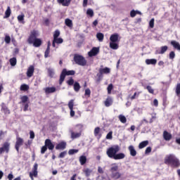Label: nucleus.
<instances>
[{"mask_svg": "<svg viewBox=\"0 0 180 180\" xmlns=\"http://www.w3.org/2000/svg\"><path fill=\"white\" fill-rule=\"evenodd\" d=\"M4 41L6 43V44H9L11 43V37L9 35H6Z\"/></svg>", "mask_w": 180, "mask_h": 180, "instance_id": "51", "label": "nucleus"}, {"mask_svg": "<svg viewBox=\"0 0 180 180\" xmlns=\"http://www.w3.org/2000/svg\"><path fill=\"white\" fill-rule=\"evenodd\" d=\"M20 101V103H27L29 102V97L27 96H22Z\"/></svg>", "mask_w": 180, "mask_h": 180, "instance_id": "33", "label": "nucleus"}, {"mask_svg": "<svg viewBox=\"0 0 180 180\" xmlns=\"http://www.w3.org/2000/svg\"><path fill=\"white\" fill-rule=\"evenodd\" d=\"M86 160H87L86 156L85 155H81L79 158V161L81 165H85V164H86Z\"/></svg>", "mask_w": 180, "mask_h": 180, "instance_id": "27", "label": "nucleus"}, {"mask_svg": "<svg viewBox=\"0 0 180 180\" xmlns=\"http://www.w3.org/2000/svg\"><path fill=\"white\" fill-rule=\"evenodd\" d=\"M29 85L26 84H23L20 87V91H23L24 92H26V91H29Z\"/></svg>", "mask_w": 180, "mask_h": 180, "instance_id": "37", "label": "nucleus"}, {"mask_svg": "<svg viewBox=\"0 0 180 180\" xmlns=\"http://www.w3.org/2000/svg\"><path fill=\"white\" fill-rule=\"evenodd\" d=\"M28 109H29V103H24V109H23L24 112H27Z\"/></svg>", "mask_w": 180, "mask_h": 180, "instance_id": "60", "label": "nucleus"}, {"mask_svg": "<svg viewBox=\"0 0 180 180\" xmlns=\"http://www.w3.org/2000/svg\"><path fill=\"white\" fill-rule=\"evenodd\" d=\"M83 172L85 174L86 176H90L91 174H92V169L89 168H84L83 169Z\"/></svg>", "mask_w": 180, "mask_h": 180, "instance_id": "31", "label": "nucleus"}, {"mask_svg": "<svg viewBox=\"0 0 180 180\" xmlns=\"http://www.w3.org/2000/svg\"><path fill=\"white\" fill-rule=\"evenodd\" d=\"M12 13V11L11 10V7L8 6L7 9L5 11V15L4 17V19H8L11 16V14Z\"/></svg>", "mask_w": 180, "mask_h": 180, "instance_id": "28", "label": "nucleus"}, {"mask_svg": "<svg viewBox=\"0 0 180 180\" xmlns=\"http://www.w3.org/2000/svg\"><path fill=\"white\" fill-rule=\"evenodd\" d=\"M120 151V146L119 145L112 146L107 149L106 154L109 158L113 160H123L126 155L123 153H117Z\"/></svg>", "mask_w": 180, "mask_h": 180, "instance_id": "1", "label": "nucleus"}, {"mask_svg": "<svg viewBox=\"0 0 180 180\" xmlns=\"http://www.w3.org/2000/svg\"><path fill=\"white\" fill-rule=\"evenodd\" d=\"M99 54V48L93 47L92 49L88 53L89 57H95Z\"/></svg>", "mask_w": 180, "mask_h": 180, "instance_id": "14", "label": "nucleus"}, {"mask_svg": "<svg viewBox=\"0 0 180 180\" xmlns=\"http://www.w3.org/2000/svg\"><path fill=\"white\" fill-rule=\"evenodd\" d=\"M167 50H168L167 46H161L160 49L156 51V54H165Z\"/></svg>", "mask_w": 180, "mask_h": 180, "instance_id": "22", "label": "nucleus"}, {"mask_svg": "<svg viewBox=\"0 0 180 180\" xmlns=\"http://www.w3.org/2000/svg\"><path fill=\"white\" fill-rule=\"evenodd\" d=\"M94 134L95 137H97L98 139H101L102 137V133H101V128L99 127L94 129Z\"/></svg>", "mask_w": 180, "mask_h": 180, "instance_id": "21", "label": "nucleus"}, {"mask_svg": "<svg viewBox=\"0 0 180 180\" xmlns=\"http://www.w3.org/2000/svg\"><path fill=\"white\" fill-rule=\"evenodd\" d=\"M65 155H67V150H64L61 152L58 157V158H64Z\"/></svg>", "mask_w": 180, "mask_h": 180, "instance_id": "49", "label": "nucleus"}, {"mask_svg": "<svg viewBox=\"0 0 180 180\" xmlns=\"http://www.w3.org/2000/svg\"><path fill=\"white\" fill-rule=\"evenodd\" d=\"M169 57L170 60H173V58H175V52L171 51L169 53Z\"/></svg>", "mask_w": 180, "mask_h": 180, "instance_id": "59", "label": "nucleus"}, {"mask_svg": "<svg viewBox=\"0 0 180 180\" xmlns=\"http://www.w3.org/2000/svg\"><path fill=\"white\" fill-rule=\"evenodd\" d=\"M163 138L166 141H169L172 139V135L167 131L163 132Z\"/></svg>", "mask_w": 180, "mask_h": 180, "instance_id": "23", "label": "nucleus"}, {"mask_svg": "<svg viewBox=\"0 0 180 180\" xmlns=\"http://www.w3.org/2000/svg\"><path fill=\"white\" fill-rule=\"evenodd\" d=\"M48 74L51 78H53L54 77V70L48 68Z\"/></svg>", "mask_w": 180, "mask_h": 180, "instance_id": "42", "label": "nucleus"}, {"mask_svg": "<svg viewBox=\"0 0 180 180\" xmlns=\"http://www.w3.org/2000/svg\"><path fill=\"white\" fill-rule=\"evenodd\" d=\"M77 153H78V149H70L68 151L69 155H72L74 154H77Z\"/></svg>", "mask_w": 180, "mask_h": 180, "instance_id": "48", "label": "nucleus"}, {"mask_svg": "<svg viewBox=\"0 0 180 180\" xmlns=\"http://www.w3.org/2000/svg\"><path fill=\"white\" fill-rule=\"evenodd\" d=\"M77 127H79V132H74L72 131H71V139H72L73 140L81 137V134H82V124H77Z\"/></svg>", "mask_w": 180, "mask_h": 180, "instance_id": "9", "label": "nucleus"}, {"mask_svg": "<svg viewBox=\"0 0 180 180\" xmlns=\"http://www.w3.org/2000/svg\"><path fill=\"white\" fill-rule=\"evenodd\" d=\"M23 143H25V141L23 139L19 136V134L17 135L16 136V141L15 144V148L18 153H19V149L22 146H23Z\"/></svg>", "mask_w": 180, "mask_h": 180, "instance_id": "8", "label": "nucleus"}, {"mask_svg": "<svg viewBox=\"0 0 180 180\" xmlns=\"http://www.w3.org/2000/svg\"><path fill=\"white\" fill-rule=\"evenodd\" d=\"M65 23L68 27H72V20H71L70 18L65 19Z\"/></svg>", "mask_w": 180, "mask_h": 180, "instance_id": "38", "label": "nucleus"}, {"mask_svg": "<svg viewBox=\"0 0 180 180\" xmlns=\"http://www.w3.org/2000/svg\"><path fill=\"white\" fill-rule=\"evenodd\" d=\"M53 41L56 42V44H61L64 41L62 38H53Z\"/></svg>", "mask_w": 180, "mask_h": 180, "instance_id": "46", "label": "nucleus"}, {"mask_svg": "<svg viewBox=\"0 0 180 180\" xmlns=\"http://www.w3.org/2000/svg\"><path fill=\"white\" fill-rule=\"evenodd\" d=\"M170 44L174 46V49L180 50V44L176 41H171Z\"/></svg>", "mask_w": 180, "mask_h": 180, "instance_id": "30", "label": "nucleus"}, {"mask_svg": "<svg viewBox=\"0 0 180 180\" xmlns=\"http://www.w3.org/2000/svg\"><path fill=\"white\" fill-rule=\"evenodd\" d=\"M67 148V142L63 141L56 146V150H65Z\"/></svg>", "mask_w": 180, "mask_h": 180, "instance_id": "15", "label": "nucleus"}, {"mask_svg": "<svg viewBox=\"0 0 180 180\" xmlns=\"http://www.w3.org/2000/svg\"><path fill=\"white\" fill-rule=\"evenodd\" d=\"M86 15L90 16V18H93L94 17V10H92L91 8H88L86 11Z\"/></svg>", "mask_w": 180, "mask_h": 180, "instance_id": "43", "label": "nucleus"}, {"mask_svg": "<svg viewBox=\"0 0 180 180\" xmlns=\"http://www.w3.org/2000/svg\"><path fill=\"white\" fill-rule=\"evenodd\" d=\"M136 13H141L140 11H134V10H132V11H131V12H130V16H131V18H134V16H136Z\"/></svg>", "mask_w": 180, "mask_h": 180, "instance_id": "45", "label": "nucleus"}, {"mask_svg": "<svg viewBox=\"0 0 180 180\" xmlns=\"http://www.w3.org/2000/svg\"><path fill=\"white\" fill-rule=\"evenodd\" d=\"M146 89L148 90V91L149 92V94H152L153 95L154 94V89H153V87H151V86H146Z\"/></svg>", "mask_w": 180, "mask_h": 180, "instance_id": "52", "label": "nucleus"}, {"mask_svg": "<svg viewBox=\"0 0 180 180\" xmlns=\"http://www.w3.org/2000/svg\"><path fill=\"white\" fill-rule=\"evenodd\" d=\"M113 131H110L109 133L106 135L105 139L107 140H112L113 139Z\"/></svg>", "mask_w": 180, "mask_h": 180, "instance_id": "40", "label": "nucleus"}, {"mask_svg": "<svg viewBox=\"0 0 180 180\" xmlns=\"http://www.w3.org/2000/svg\"><path fill=\"white\" fill-rule=\"evenodd\" d=\"M85 96H91V89H86L84 93Z\"/></svg>", "mask_w": 180, "mask_h": 180, "instance_id": "57", "label": "nucleus"}, {"mask_svg": "<svg viewBox=\"0 0 180 180\" xmlns=\"http://www.w3.org/2000/svg\"><path fill=\"white\" fill-rule=\"evenodd\" d=\"M70 75H75V70H67V69H63L60 73V79H59V84L63 85V81L65 79V77Z\"/></svg>", "mask_w": 180, "mask_h": 180, "instance_id": "6", "label": "nucleus"}, {"mask_svg": "<svg viewBox=\"0 0 180 180\" xmlns=\"http://www.w3.org/2000/svg\"><path fill=\"white\" fill-rule=\"evenodd\" d=\"M147 146H148V141H143L139 143V148L141 150V148H144V147H147Z\"/></svg>", "mask_w": 180, "mask_h": 180, "instance_id": "32", "label": "nucleus"}, {"mask_svg": "<svg viewBox=\"0 0 180 180\" xmlns=\"http://www.w3.org/2000/svg\"><path fill=\"white\" fill-rule=\"evenodd\" d=\"M38 167H39V165H37V163H35L34 165L33 168H32V172H30V178L32 180H34L33 176H34L35 178L37 176V168H38Z\"/></svg>", "mask_w": 180, "mask_h": 180, "instance_id": "11", "label": "nucleus"}, {"mask_svg": "<svg viewBox=\"0 0 180 180\" xmlns=\"http://www.w3.org/2000/svg\"><path fill=\"white\" fill-rule=\"evenodd\" d=\"M151 152V147H148L146 148V150H145V153L146 154H150V153Z\"/></svg>", "mask_w": 180, "mask_h": 180, "instance_id": "63", "label": "nucleus"}, {"mask_svg": "<svg viewBox=\"0 0 180 180\" xmlns=\"http://www.w3.org/2000/svg\"><path fill=\"white\" fill-rule=\"evenodd\" d=\"M8 180H13V174L12 173H10L8 176H7ZM20 176H18L15 179H14L13 180H20Z\"/></svg>", "mask_w": 180, "mask_h": 180, "instance_id": "41", "label": "nucleus"}, {"mask_svg": "<svg viewBox=\"0 0 180 180\" xmlns=\"http://www.w3.org/2000/svg\"><path fill=\"white\" fill-rule=\"evenodd\" d=\"M39 36V31L34 30L31 31L30 37H28L27 41L29 44H33L34 47H40L43 41L37 38Z\"/></svg>", "mask_w": 180, "mask_h": 180, "instance_id": "2", "label": "nucleus"}, {"mask_svg": "<svg viewBox=\"0 0 180 180\" xmlns=\"http://www.w3.org/2000/svg\"><path fill=\"white\" fill-rule=\"evenodd\" d=\"M47 151V146L44 145L41 148V154H44Z\"/></svg>", "mask_w": 180, "mask_h": 180, "instance_id": "54", "label": "nucleus"}, {"mask_svg": "<svg viewBox=\"0 0 180 180\" xmlns=\"http://www.w3.org/2000/svg\"><path fill=\"white\" fill-rule=\"evenodd\" d=\"M110 176L112 179H120L122 178V173L119 172V165L117 163H112L110 168Z\"/></svg>", "mask_w": 180, "mask_h": 180, "instance_id": "4", "label": "nucleus"}, {"mask_svg": "<svg viewBox=\"0 0 180 180\" xmlns=\"http://www.w3.org/2000/svg\"><path fill=\"white\" fill-rule=\"evenodd\" d=\"M176 95L180 94V83L177 84V86L176 89Z\"/></svg>", "mask_w": 180, "mask_h": 180, "instance_id": "61", "label": "nucleus"}, {"mask_svg": "<svg viewBox=\"0 0 180 180\" xmlns=\"http://www.w3.org/2000/svg\"><path fill=\"white\" fill-rule=\"evenodd\" d=\"M60 37V32L58 30H56L53 34V39H57Z\"/></svg>", "mask_w": 180, "mask_h": 180, "instance_id": "55", "label": "nucleus"}, {"mask_svg": "<svg viewBox=\"0 0 180 180\" xmlns=\"http://www.w3.org/2000/svg\"><path fill=\"white\" fill-rule=\"evenodd\" d=\"M73 60L77 65H80L81 67H85L86 65V59L82 55L75 54Z\"/></svg>", "mask_w": 180, "mask_h": 180, "instance_id": "5", "label": "nucleus"}, {"mask_svg": "<svg viewBox=\"0 0 180 180\" xmlns=\"http://www.w3.org/2000/svg\"><path fill=\"white\" fill-rule=\"evenodd\" d=\"M72 0H57L58 4L62 5V6H70Z\"/></svg>", "mask_w": 180, "mask_h": 180, "instance_id": "20", "label": "nucleus"}, {"mask_svg": "<svg viewBox=\"0 0 180 180\" xmlns=\"http://www.w3.org/2000/svg\"><path fill=\"white\" fill-rule=\"evenodd\" d=\"M104 105L106 108H109V106H112V105H113V99L112 98V97L108 96L104 101Z\"/></svg>", "mask_w": 180, "mask_h": 180, "instance_id": "19", "label": "nucleus"}, {"mask_svg": "<svg viewBox=\"0 0 180 180\" xmlns=\"http://www.w3.org/2000/svg\"><path fill=\"white\" fill-rule=\"evenodd\" d=\"M118 119L120 120V122H121V123H126L127 122V118H126V117L123 115H120L118 116Z\"/></svg>", "mask_w": 180, "mask_h": 180, "instance_id": "36", "label": "nucleus"}, {"mask_svg": "<svg viewBox=\"0 0 180 180\" xmlns=\"http://www.w3.org/2000/svg\"><path fill=\"white\" fill-rule=\"evenodd\" d=\"M50 56V49L46 48L45 52H44V58H49Z\"/></svg>", "mask_w": 180, "mask_h": 180, "instance_id": "50", "label": "nucleus"}, {"mask_svg": "<svg viewBox=\"0 0 180 180\" xmlns=\"http://www.w3.org/2000/svg\"><path fill=\"white\" fill-rule=\"evenodd\" d=\"M56 91H57V89L54 86L46 87L45 89V93L46 94H54V92H56Z\"/></svg>", "mask_w": 180, "mask_h": 180, "instance_id": "25", "label": "nucleus"}, {"mask_svg": "<svg viewBox=\"0 0 180 180\" xmlns=\"http://www.w3.org/2000/svg\"><path fill=\"white\" fill-rule=\"evenodd\" d=\"M149 27L150 29L154 28V18H152L149 22Z\"/></svg>", "mask_w": 180, "mask_h": 180, "instance_id": "56", "label": "nucleus"}, {"mask_svg": "<svg viewBox=\"0 0 180 180\" xmlns=\"http://www.w3.org/2000/svg\"><path fill=\"white\" fill-rule=\"evenodd\" d=\"M98 174H103V172H104L103 169L101 167H98Z\"/></svg>", "mask_w": 180, "mask_h": 180, "instance_id": "64", "label": "nucleus"}, {"mask_svg": "<svg viewBox=\"0 0 180 180\" xmlns=\"http://www.w3.org/2000/svg\"><path fill=\"white\" fill-rule=\"evenodd\" d=\"M96 37H97L98 41H103L105 35H103V33H102V32H98L96 34Z\"/></svg>", "mask_w": 180, "mask_h": 180, "instance_id": "35", "label": "nucleus"}, {"mask_svg": "<svg viewBox=\"0 0 180 180\" xmlns=\"http://www.w3.org/2000/svg\"><path fill=\"white\" fill-rule=\"evenodd\" d=\"M33 74H34V66L30 65L27 70V77H28V78H32Z\"/></svg>", "mask_w": 180, "mask_h": 180, "instance_id": "18", "label": "nucleus"}, {"mask_svg": "<svg viewBox=\"0 0 180 180\" xmlns=\"http://www.w3.org/2000/svg\"><path fill=\"white\" fill-rule=\"evenodd\" d=\"M5 134H6V131H4L2 130L0 131V140H2V139L5 137Z\"/></svg>", "mask_w": 180, "mask_h": 180, "instance_id": "58", "label": "nucleus"}, {"mask_svg": "<svg viewBox=\"0 0 180 180\" xmlns=\"http://www.w3.org/2000/svg\"><path fill=\"white\" fill-rule=\"evenodd\" d=\"M68 106L70 110L71 117H74V116H75V111H74V100H70L68 104Z\"/></svg>", "mask_w": 180, "mask_h": 180, "instance_id": "13", "label": "nucleus"}, {"mask_svg": "<svg viewBox=\"0 0 180 180\" xmlns=\"http://www.w3.org/2000/svg\"><path fill=\"white\" fill-rule=\"evenodd\" d=\"M11 143H9V142H4L2 145V147L0 148V155L3 153H6V154H8L9 153Z\"/></svg>", "mask_w": 180, "mask_h": 180, "instance_id": "10", "label": "nucleus"}, {"mask_svg": "<svg viewBox=\"0 0 180 180\" xmlns=\"http://www.w3.org/2000/svg\"><path fill=\"white\" fill-rule=\"evenodd\" d=\"M66 83L68 84V85H69L70 86H72V85H74V79H72V77H70V79H68Z\"/></svg>", "mask_w": 180, "mask_h": 180, "instance_id": "47", "label": "nucleus"}, {"mask_svg": "<svg viewBox=\"0 0 180 180\" xmlns=\"http://www.w3.org/2000/svg\"><path fill=\"white\" fill-rule=\"evenodd\" d=\"M10 64L11 67H15L16 65V63H18L16 58H12L9 60Z\"/></svg>", "mask_w": 180, "mask_h": 180, "instance_id": "39", "label": "nucleus"}, {"mask_svg": "<svg viewBox=\"0 0 180 180\" xmlns=\"http://www.w3.org/2000/svg\"><path fill=\"white\" fill-rule=\"evenodd\" d=\"M1 112H4V115H11V110L8 108L5 103L1 104Z\"/></svg>", "mask_w": 180, "mask_h": 180, "instance_id": "16", "label": "nucleus"}, {"mask_svg": "<svg viewBox=\"0 0 180 180\" xmlns=\"http://www.w3.org/2000/svg\"><path fill=\"white\" fill-rule=\"evenodd\" d=\"M112 89H113V84H110L107 88L108 95H110V94H112Z\"/></svg>", "mask_w": 180, "mask_h": 180, "instance_id": "44", "label": "nucleus"}, {"mask_svg": "<svg viewBox=\"0 0 180 180\" xmlns=\"http://www.w3.org/2000/svg\"><path fill=\"white\" fill-rule=\"evenodd\" d=\"M128 150H129L130 155H131V157H136V155H137V151L134 149V146H129Z\"/></svg>", "mask_w": 180, "mask_h": 180, "instance_id": "24", "label": "nucleus"}, {"mask_svg": "<svg viewBox=\"0 0 180 180\" xmlns=\"http://www.w3.org/2000/svg\"><path fill=\"white\" fill-rule=\"evenodd\" d=\"M44 144L46 146V148H49L51 150H54V144H53V142H51V140L49 139L45 140Z\"/></svg>", "mask_w": 180, "mask_h": 180, "instance_id": "17", "label": "nucleus"}, {"mask_svg": "<svg viewBox=\"0 0 180 180\" xmlns=\"http://www.w3.org/2000/svg\"><path fill=\"white\" fill-rule=\"evenodd\" d=\"M110 41L112 43H119L120 41V36L117 33H115L110 35Z\"/></svg>", "mask_w": 180, "mask_h": 180, "instance_id": "12", "label": "nucleus"}, {"mask_svg": "<svg viewBox=\"0 0 180 180\" xmlns=\"http://www.w3.org/2000/svg\"><path fill=\"white\" fill-rule=\"evenodd\" d=\"M73 86L74 91L75 92H79V89H81V85H79V83H78V82H75Z\"/></svg>", "mask_w": 180, "mask_h": 180, "instance_id": "34", "label": "nucleus"}, {"mask_svg": "<svg viewBox=\"0 0 180 180\" xmlns=\"http://www.w3.org/2000/svg\"><path fill=\"white\" fill-rule=\"evenodd\" d=\"M18 22H23V20H25V15L22 14V15H18Z\"/></svg>", "mask_w": 180, "mask_h": 180, "instance_id": "53", "label": "nucleus"}, {"mask_svg": "<svg viewBox=\"0 0 180 180\" xmlns=\"http://www.w3.org/2000/svg\"><path fill=\"white\" fill-rule=\"evenodd\" d=\"M165 164L169 165L172 168H178L180 165L179 159L172 154L168 155L165 158Z\"/></svg>", "mask_w": 180, "mask_h": 180, "instance_id": "3", "label": "nucleus"}, {"mask_svg": "<svg viewBox=\"0 0 180 180\" xmlns=\"http://www.w3.org/2000/svg\"><path fill=\"white\" fill-rule=\"evenodd\" d=\"M110 49H112V50H117V49H119V44H117V42L110 41Z\"/></svg>", "mask_w": 180, "mask_h": 180, "instance_id": "29", "label": "nucleus"}, {"mask_svg": "<svg viewBox=\"0 0 180 180\" xmlns=\"http://www.w3.org/2000/svg\"><path fill=\"white\" fill-rule=\"evenodd\" d=\"M30 139H31L32 140L34 139V131H30Z\"/></svg>", "mask_w": 180, "mask_h": 180, "instance_id": "62", "label": "nucleus"}, {"mask_svg": "<svg viewBox=\"0 0 180 180\" xmlns=\"http://www.w3.org/2000/svg\"><path fill=\"white\" fill-rule=\"evenodd\" d=\"M103 74H110V68L108 67L104 68H99L98 73L96 75V77H98L96 82H101V81H102V79L103 78Z\"/></svg>", "mask_w": 180, "mask_h": 180, "instance_id": "7", "label": "nucleus"}, {"mask_svg": "<svg viewBox=\"0 0 180 180\" xmlns=\"http://www.w3.org/2000/svg\"><path fill=\"white\" fill-rule=\"evenodd\" d=\"M146 64L147 65H155L157 64V59H146Z\"/></svg>", "mask_w": 180, "mask_h": 180, "instance_id": "26", "label": "nucleus"}]
</instances>
